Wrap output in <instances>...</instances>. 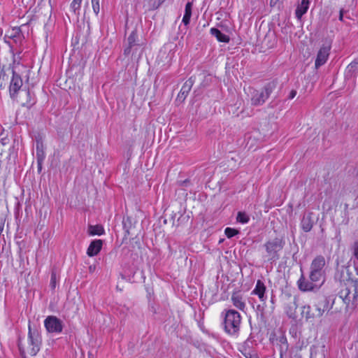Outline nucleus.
Masks as SVG:
<instances>
[{
	"label": "nucleus",
	"mask_w": 358,
	"mask_h": 358,
	"mask_svg": "<svg viewBox=\"0 0 358 358\" xmlns=\"http://www.w3.org/2000/svg\"><path fill=\"white\" fill-rule=\"evenodd\" d=\"M191 16H192V13L185 12V14H184L182 20V22L185 25L189 24V23L190 22Z\"/></svg>",
	"instance_id": "obj_25"
},
{
	"label": "nucleus",
	"mask_w": 358,
	"mask_h": 358,
	"mask_svg": "<svg viewBox=\"0 0 358 358\" xmlns=\"http://www.w3.org/2000/svg\"><path fill=\"white\" fill-rule=\"evenodd\" d=\"M313 225V222L311 217V213L306 214L303 216L301 222V227L305 232L310 231Z\"/></svg>",
	"instance_id": "obj_14"
},
{
	"label": "nucleus",
	"mask_w": 358,
	"mask_h": 358,
	"mask_svg": "<svg viewBox=\"0 0 358 358\" xmlns=\"http://www.w3.org/2000/svg\"><path fill=\"white\" fill-rule=\"evenodd\" d=\"M266 291V287L264 283L262 280H258L256 282L255 287L252 291V294L257 295L261 302L266 303L267 300Z\"/></svg>",
	"instance_id": "obj_8"
},
{
	"label": "nucleus",
	"mask_w": 358,
	"mask_h": 358,
	"mask_svg": "<svg viewBox=\"0 0 358 358\" xmlns=\"http://www.w3.org/2000/svg\"><path fill=\"white\" fill-rule=\"evenodd\" d=\"M103 242L100 239H96L91 242L87 250V254L89 257H94L100 252V250L102 248Z\"/></svg>",
	"instance_id": "obj_11"
},
{
	"label": "nucleus",
	"mask_w": 358,
	"mask_h": 358,
	"mask_svg": "<svg viewBox=\"0 0 358 358\" xmlns=\"http://www.w3.org/2000/svg\"><path fill=\"white\" fill-rule=\"evenodd\" d=\"M325 264V259L322 256H317L313 260L310 267L309 279H306L302 274L297 282L301 291L310 292L318 289L324 284Z\"/></svg>",
	"instance_id": "obj_1"
},
{
	"label": "nucleus",
	"mask_w": 358,
	"mask_h": 358,
	"mask_svg": "<svg viewBox=\"0 0 358 358\" xmlns=\"http://www.w3.org/2000/svg\"><path fill=\"white\" fill-rule=\"evenodd\" d=\"M331 48V41H326L320 48L317 57L315 62V66L316 69H318L320 66L324 65L329 55L330 50Z\"/></svg>",
	"instance_id": "obj_5"
},
{
	"label": "nucleus",
	"mask_w": 358,
	"mask_h": 358,
	"mask_svg": "<svg viewBox=\"0 0 358 358\" xmlns=\"http://www.w3.org/2000/svg\"><path fill=\"white\" fill-rule=\"evenodd\" d=\"M224 234L227 238H231L234 237V236H236V234H238V231L235 229H233V228L227 227L224 229Z\"/></svg>",
	"instance_id": "obj_22"
},
{
	"label": "nucleus",
	"mask_w": 358,
	"mask_h": 358,
	"mask_svg": "<svg viewBox=\"0 0 358 358\" xmlns=\"http://www.w3.org/2000/svg\"><path fill=\"white\" fill-rule=\"evenodd\" d=\"M354 255L358 259V242H355L353 246Z\"/></svg>",
	"instance_id": "obj_27"
},
{
	"label": "nucleus",
	"mask_w": 358,
	"mask_h": 358,
	"mask_svg": "<svg viewBox=\"0 0 358 358\" xmlns=\"http://www.w3.org/2000/svg\"><path fill=\"white\" fill-rule=\"evenodd\" d=\"M284 243L281 238H275L267 241L265 245V249L271 259H275L278 257L277 253L283 248Z\"/></svg>",
	"instance_id": "obj_4"
},
{
	"label": "nucleus",
	"mask_w": 358,
	"mask_h": 358,
	"mask_svg": "<svg viewBox=\"0 0 358 358\" xmlns=\"http://www.w3.org/2000/svg\"><path fill=\"white\" fill-rule=\"evenodd\" d=\"M275 84L273 83L266 85L263 90L259 91L249 87V92L251 94V103L253 106L262 105L268 98L271 93L275 88Z\"/></svg>",
	"instance_id": "obj_3"
},
{
	"label": "nucleus",
	"mask_w": 358,
	"mask_h": 358,
	"mask_svg": "<svg viewBox=\"0 0 358 358\" xmlns=\"http://www.w3.org/2000/svg\"><path fill=\"white\" fill-rule=\"evenodd\" d=\"M129 48L124 50V54H129L131 47L136 45L137 41V34L136 31H132L128 37Z\"/></svg>",
	"instance_id": "obj_17"
},
{
	"label": "nucleus",
	"mask_w": 358,
	"mask_h": 358,
	"mask_svg": "<svg viewBox=\"0 0 358 358\" xmlns=\"http://www.w3.org/2000/svg\"><path fill=\"white\" fill-rule=\"evenodd\" d=\"M44 325L47 331L50 333L59 334L62 331V322L56 316H48L44 321Z\"/></svg>",
	"instance_id": "obj_6"
},
{
	"label": "nucleus",
	"mask_w": 358,
	"mask_h": 358,
	"mask_svg": "<svg viewBox=\"0 0 358 358\" xmlns=\"http://www.w3.org/2000/svg\"><path fill=\"white\" fill-rule=\"evenodd\" d=\"M233 305L240 310H244L246 305L243 296L239 293H234L231 296Z\"/></svg>",
	"instance_id": "obj_13"
},
{
	"label": "nucleus",
	"mask_w": 358,
	"mask_h": 358,
	"mask_svg": "<svg viewBox=\"0 0 358 358\" xmlns=\"http://www.w3.org/2000/svg\"><path fill=\"white\" fill-rule=\"evenodd\" d=\"M50 285L52 289H55L56 287V275L55 273L51 275Z\"/></svg>",
	"instance_id": "obj_26"
},
{
	"label": "nucleus",
	"mask_w": 358,
	"mask_h": 358,
	"mask_svg": "<svg viewBox=\"0 0 358 358\" xmlns=\"http://www.w3.org/2000/svg\"><path fill=\"white\" fill-rule=\"evenodd\" d=\"M236 220L241 224H246L249 222L250 217L248 214L244 212H238Z\"/></svg>",
	"instance_id": "obj_20"
},
{
	"label": "nucleus",
	"mask_w": 358,
	"mask_h": 358,
	"mask_svg": "<svg viewBox=\"0 0 358 358\" xmlns=\"http://www.w3.org/2000/svg\"><path fill=\"white\" fill-rule=\"evenodd\" d=\"M355 287V295L358 296V281H355L354 283Z\"/></svg>",
	"instance_id": "obj_30"
},
{
	"label": "nucleus",
	"mask_w": 358,
	"mask_h": 358,
	"mask_svg": "<svg viewBox=\"0 0 358 358\" xmlns=\"http://www.w3.org/2000/svg\"><path fill=\"white\" fill-rule=\"evenodd\" d=\"M82 0H73L71 3V10L76 13V10H79L80 8Z\"/></svg>",
	"instance_id": "obj_23"
},
{
	"label": "nucleus",
	"mask_w": 358,
	"mask_h": 358,
	"mask_svg": "<svg viewBox=\"0 0 358 358\" xmlns=\"http://www.w3.org/2000/svg\"><path fill=\"white\" fill-rule=\"evenodd\" d=\"M281 343L280 345V358H283L284 352H286L288 348L287 342L285 338H281L280 340Z\"/></svg>",
	"instance_id": "obj_21"
},
{
	"label": "nucleus",
	"mask_w": 358,
	"mask_h": 358,
	"mask_svg": "<svg viewBox=\"0 0 358 358\" xmlns=\"http://www.w3.org/2000/svg\"><path fill=\"white\" fill-rule=\"evenodd\" d=\"M210 33L212 35L216 37L217 41L220 42L228 43L229 41V37L227 35L222 33L219 29L216 28H211Z\"/></svg>",
	"instance_id": "obj_15"
},
{
	"label": "nucleus",
	"mask_w": 358,
	"mask_h": 358,
	"mask_svg": "<svg viewBox=\"0 0 358 358\" xmlns=\"http://www.w3.org/2000/svg\"><path fill=\"white\" fill-rule=\"evenodd\" d=\"M224 319V329L231 336H236L241 328V316L240 313L233 309H226L222 313Z\"/></svg>",
	"instance_id": "obj_2"
},
{
	"label": "nucleus",
	"mask_w": 358,
	"mask_h": 358,
	"mask_svg": "<svg viewBox=\"0 0 358 358\" xmlns=\"http://www.w3.org/2000/svg\"><path fill=\"white\" fill-rule=\"evenodd\" d=\"M91 1H92L93 10H94V13L97 15L100 10L99 0H91Z\"/></svg>",
	"instance_id": "obj_24"
},
{
	"label": "nucleus",
	"mask_w": 358,
	"mask_h": 358,
	"mask_svg": "<svg viewBox=\"0 0 358 358\" xmlns=\"http://www.w3.org/2000/svg\"><path fill=\"white\" fill-rule=\"evenodd\" d=\"M323 313L324 310L318 306H315L312 309L309 305H306L302 308L301 315L306 320L312 322L315 318L321 317Z\"/></svg>",
	"instance_id": "obj_7"
},
{
	"label": "nucleus",
	"mask_w": 358,
	"mask_h": 358,
	"mask_svg": "<svg viewBox=\"0 0 358 358\" xmlns=\"http://www.w3.org/2000/svg\"><path fill=\"white\" fill-rule=\"evenodd\" d=\"M88 233L90 236H101L105 233V230L100 224L90 225L88 227Z\"/></svg>",
	"instance_id": "obj_16"
},
{
	"label": "nucleus",
	"mask_w": 358,
	"mask_h": 358,
	"mask_svg": "<svg viewBox=\"0 0 358 358\" xmlns=\"http://www.w3.org/2000/svg\"><path fill=\"white\" fill-rule=\"evenodd\" d=\"M296 95V91L295 90H292L290 92H289V94L288 96V99H294Z\"/></svg>",
	"instance_id": "obj_29"
},
{
	"label": "nucleus",
	"mask_w": 358,
	"mask_h": 358,
	"mask_svg": "<svg viewBox=\"0 0 358 358\" xmlns=\"http://www.w3.org/2000/svg\"><path fill=\"white\" fill-rule=\"evenodd\" d=\"M310 3V0H301V3L297 6L295 15L298 20H301L302 16L307 13Z\"/></svg>",
	"instance_id": "obj_12"
},
{
	"label": "nucleus",
	"mask_w": 358,
	"mask_h": 358,
	"mask_svg": "<svg viewBox=\"0 0 358 358\" xmlns=\"http://www.w3.org/2000/svg\"><path fill=\"white\" fill-rule=\"evenodd\" d=\"M22 85V80L21 78L18 75L14 73L9 87V91L12 98L15 96L16 93L21 88Z\"/></svg>",
	"instance_id": "obj_10"
},
{
	"label": "nucleus",
	"mask_w": 358,
	"mask_h": 358,
	"mask_svg": "<svg viewBox=\"0 0 358 358\" xmlns=\"http://www.w3.org/2000/svg\"><path fill=\"white\" fill-rule=\"evenodd\" d=\"M192 3L188 2L185 5V12H186V13H192Z\"/></svg>",
	"instance_id": "obj_28"
},
{
	"label": "nucleus",
	"mask_w": 358,
	"mask_h": 358,
	"mask_svg": "<svg viewBox=\"0 0 358 358\" xmlns=\"http://www.w3.org/2000/svg\"><path fill=\"white\" fill-rule=\"evenodd\" d=\"M28 341L31 345L29 354L35 355L40 349V339L37 335H34L30 329L28 334Z\"/></svg>",
	"instance_id": "obj_9"
},
{
	"label": "nucleus",
	"mask_w": 358,
	"mask_h": 358,
	"mask_svg": "<svg viewBox=\"0 0 358 358\" xmlns=\"http://www.w3.org/2000/svg\"><path fill=\"white\" fill-rule=\"evenodd\" d=\"M343 14H344V10H343V9H341L340 10V14H339V20L343 21Z\"/></svg>",
	"instance_id": "obj_31"
},
{
	"label": "nucleus",
	"mask_w": 358,
	"mask_h": 358,
	"mask_svg": "<svg viewBox=\"0 0 358 358\" xmlns=\"http://www.w3.org/2000/svg\"><path fill=\"white\" fill-rule=\"evenodd\" d=\"M357 358H358V357H357Z\"/></svg>",
	"instance_id": "obj_33"
},
{
	"label": "nucleus",
	"mask_w": 358,
	"mask_h": 358,
	"mask_svg": "<svg viewBox=\"0 0 358 358\" xmlns=\"http://www.w3.org/2000/svg\"><path fill=\"white\" fill-rule=\"evenodd\" d=\"M36 150V156H37L38 162V164H41V162L45 158V154L43 152V144L39 142H37Z\"/></svg>",
	"instance_id": "obj_19"
},
{
	"label": "nucleus",
	"mask_w": 358,
	"mask_h": 358,
	"mask_svg": "<svg viewBox=\"0 0 358 358\" xmlns=\"http://www.w3.org/2000/svg\"><path fill=\"white\" fill-rule=\"evenodd\" d=\"M243 355L246 358H252V357L250 352H245Z\"/></svg>",
	"instance_id": "obj_32"
},
{
	"label": "nucleus",
	"mask_w": 358,
	"mask_h": 358,
	"mask_svg": "<svg viewBox=\"0 0 358 358\" xmlns=\"http://www.w3.org/2000/svg\"><path fill=\"white\" fill-rule=\"evenodd\" d=\"M347 73L354 76L358 74V59L354 60L348 66Z\"/></svg>",
	"instance_id": "obj_18"
}]
</instances>
